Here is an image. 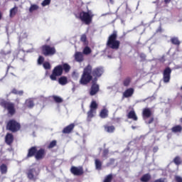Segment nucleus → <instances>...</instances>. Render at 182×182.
<instances>
[{
	"mask_svg": "<svg viewBox=\"0 0 182 182\" xmlns=\"http://www.w3.org/2000/svg\"><path fill=\"white\" fill-rule=\"evenodd\" d=\"M171 0H164L165 4H170Z\"/></svg>",
	"mask_w": 182,
	"mask_h": 182,
	"instance_id": "3c124183",
	"label": "nucleus"
},
{
	"mask_svg": "<svg viewBox=\"0 0 182 182\" xmlns=\"http://www.w3.org/2000/svg\"><path fill=\"white\" fill-rule=\"evenodd\" d=\"M109 153V151L107 149L104 150L103 154L104 156H107V154Z\"/></svg>",
	"mask_w": 182,
	"mask_h": 182,
	"instance_id": "de8ad7c7",
	"label": "nucleus"
},
{
	"mask_svg": "<svg viewBox=\"0 0 182 182\" xmlns=\"http://www.w3.org/2000/svg\"><path fill=\"white\" fill-rule=\"evenodd\" d=\"M14 1H16V2H18V1H19V0H14Z\"/></svg>",
	"mask_w": 182,
	"mask_h": 182,
	"instance_id": "4d7b16f0",
	"label": "nucleus"
},
{
	"mask_svg": "<svg viewBox=\"0 0 182 182\" xmlns=\"http://www.w3.org/2000/svg\"><path fill=\"white\" fill-rule=\"evenodd\" d=\"M95 164L96 170H102V162L99 159H95Z\"/></svg>",
	"mask_w": 182,
	"mask_h": 182,
	"instance_id": "393cba45",
	"label": "nucleus"
},
{
	"mask_svg": "<svg viewBox=\"0 0 182 182\" xmlns=\"http://www.w3.org/2000/svg\"><path fill=\"white\" fill-rule=\"evenodd\" d=\"M27 52H33V48H32L31 50H28Z\"/></svg>",
	"mask_w": 182,
	"mask_h": 182,
	"instance_id": "603ef678",
	"label": "nucleus"
},
{
	"mask_svg": "<svg viewBox=\"0 0 182 182\" xmlns=\"http://www.w3.org/2000/svg\"><path fill=\"white\" fill-rule=\"evenodd\" d=\"M128 119H132V120H134V122H137V115H136V112L134 110H131L128 114H127Z\"/></svg>",
	"mask_w": 182,
	"mask_h": 182,
	"instance_id": "aec40b11",
	"label": "nucleus"
},
{
	"mask_svg": "<svg viewBox=\"0 0 182 182\" xmlns=\"http://www.w3.org/2000/svg\"><path fill=\"white\" fill-rule=\"evenodd\" d=\"M7 129L13 132H18L21 129V124L16 121L11 119L7 124Z\"/></svg>",
	"mask_w": 182,
	"mask_h": 182,
	"instance_id": "6e6552de",
	"label": "nucleus"
},
{
	"mask_svg": "<svg viewBox=\"0 0 182 182\" xmlns=\"http://www.w3.org/2000/svg\"><path fill=\"white\" fill-rule=\"evenodd\" d=\"M181 90H182V87H181Z\"/></svg>",
	"mask_w": 182,
	"mask_h": 182,
	"instance_id": "052dcab7",
	"label": "nucleus"
},
{
	"mask_svg": "<svg viewBox=\"0 0 182 182\" xmlns=\"http://www.w3.org/2000/svg\"><path fill=\"white\" fill-rule=\"evenodd\" d=\"M63 73V67H62V65H58L55 68H54L53 73L50 76V79H51V80H56V79H58V77L62 76Z\"/></svg>",
	"mask_w": 182,
	"mask_h": 182,
	"instance_id": "0eeeda50",
	"label": "nucleus"
},
{
	"mask_svg": "<svg viewBox=\"0 0 182 182\" xmlns=\"http://www.w3.org/2000/svg\"><path fill=\"white\" fill-rule=\"evenodd\" d=\"M140 57L142 58V59H146V55L144 54H141Z\"/></svg>",
	"mask_w": 182,
	"mask_h": 182,
	"instance_id": "8fccbe9b",
	"label": "nucleus"
},
{
	"mask_svg": "<svg viewBox=\"0 0 182 182\" xmlns=\"http://www.w3.org/2000/svg\"><path fill=\"white\" fill-rule=\"evenodd\" d=\"M50 4V0H44L41 3V5H42V6H47V5H49Z\"/></svg>",
	"mask_w": 182,
	"mask_h": 182,
	"instance_id": "a19ab883",
	"label": "nucleus"
},
{
	"mask_svg": "<svg viewBox=\"0 0 182 182\" xmlns=\"http://www.w3.org/2000/svg\"><path fill=\"white\" fill-rule=\"evenodd\" d=\"M156 32H161V26H159V28L156 30Z\"/></svg>",
	"mask_w": 182,
	"mask_h": 182,
	"instance_id": "09e8293b",
	"label": "nucleus"
},
{
	"mask_svg": "<svg viewBox=\"0 0 182 182\" xmlns=\"http://www.w3.org/2000/svg\"><path fill=\"white\" fill-rule=\"evenodd\" d=\"M43 53L45 56H52L56 53V50L50 46H43Z\"/></svg>",
	"mask_w": 182,
	"mask_h": 182,
	"instance_id": "9d476101",
	"label": "nucleus"
},
{
	"mask_svg": "<svg viewBox=\"0 0 182 182\" xmlns=\"http://www.w3.org/2000/svg\"><path fill=\"white\" fill-rule=\"evenodd\" d=\"M56 146V141H53L50 143L48 149H53Z\"/></svg>",
	"mask_w": 182,
	"mask_h": 182,
	"instance_id": "79ce46f5",
	"label": "nucleus"
},
{
	"mask_svg": "<svg viewBox=\"0 0 182 182\" xmlns=\"http://www.w3.org/2000/svg\"><path fill=\"white\" fill-rule=\"evenodd\" d=\"M132 129H136V127H134V126L132 127Z\"/></svg>",
	"mask_w": 182,
	"mask_h": 182,
	"instance_id": "5fc2aeb1",
	"label": "nucleus"
},
{
	"mask_svg": "<svg viewBox=\"0 0 182 182\" xmlns=\"http://www.w3.org/2000/svg\"><path fill=\"white\" fill-rule=\"evenodd\" d=\"M107 48H110V49L117 50L120 48V41H117V32L114 31L112 34H111L107 42Z\"/></svg>",
	"mask_w": 182,
	"mask_h": 182,
	"instance_id": "7ed1b4c3",
	"label": "nucleus"
},
{
	"mask_svg": "<svg viewBox=\"0 0 182 182\" xmlns=\"http://www.w3.org/2000/svg\"><path fill=\"white\" fill-rule=\"evenodd\" d=\"M143 119L146 124H151L154 122V118L151 117L153 112L150 108H144L142 112ZM151 117V118H150ZM149 118H150L149 119Z\"/></svg>",
	"mask_w": 182,
	"mask_h": 182,
	"instance_id": "39448f33",
	"label": "nucleus"
},
{
	"mask_svg": "<svg viewBox=\"0 0 182 182\" xmlns=\"http://www.w3.org/2000/svg\"><path fill=\"white\" fill-rule=\"evenodd\" d=\"M53 99L55 102V103H62L63 102V99L57 95H53Z\"/></svg>",
	"mask_w": 182,
	"mask_h": 182,
	"instance_id": "c756f323",
	"label": "nucleus"
},
{
	"mask_svg": "<svg viewBox=\"0 0 182 182\" xmlns=\"http://www.w3.org/2000/svg\"><path fill=\"white\" fill-rule=\"evenodd\" d=\"M44 156H45V149H41L37 152H36L35 158L36 159V160H41L43 159Z\"/></svg>",
	"mask_w": 182,
	"mask_h": 182,
	"instance_id": "2eb2a0df",
	"label": "nucleus"
},
{
	"mask_svg": "<svg viewBox=\"0 0 182 182\" xmlns=\"http://www.w3.org/2000/svg\"><path fill=\"white\" fill-rule=\"evenodd\" d=\"M158 150H159V147H157V146H154V149H153L154 153H157Z\"/></svg>",
	"mask_w": 182,
	"mask_h": 182,
	"instance_id": "49530a36",
	"label": "nucleus"
},
{
	"mask_svg": "<svg viewBox=\"0 0 182 182\" xmlns=\"http://www.w3.org/2000/svg\"><path fill=\"white\" fill-rule=\"evenodd\" d=\"M63 69H64L65 72L68 73L70 70V65L68 63H64L62 66Z\"/></svg>",
	"mask_w": 182,
	"mask_h": 182,
	"instance_id": "f704fd0d",
	"label": "nucleus"
},
{
	"mask_svg": "<svg viewBox=\"0 0 182 182\" xmlns=\"http://www.w3.org/2000/svg\"><path fill=\"white\" fill-rule=\"evenodd\" d=\"M43 66L44 69H50V63H49L48 62H45L43 64Z\"/></svg>",
	"mask_w": 182,
	"mask_h": 182,
	"instance_id": "ea45409f",
	"label": "nucleus"
},
{
	"mask_svg": "<svg viewBox=\"0 0 182 182\" xmlns=\"http://www.w3.org/2000/svg\"><path fill=\"white\" fill-rule=\"evenodd\" d=\"M150 178H151V176H150V174L146 173V174H144L141 178V182H149L150 181Z\"/></svg>",
	"mask_w": 182,
	"mask_h": 182,
	"instance_id": "a878e982",
	"label": "nucleus"
},
{
	"mask_svg": "<svg viewBox=\"0 0 182 182\" xmlns=\"http://www.w3.org/2000/svg\"><path fill=\"white\" fill-rule=\"evenodd\" d=\"M11 93H14V95H19V96H22L23 95V90L18 91L16 90V89H14L11 91Z\"/></svg>",
	"mask_w": 182,
	"mask_h": 182,
	"instance_id": "e433bc0d",
	"label": "nucleus"
},
{
	"mask_svg": "<svg viewBox=\"0 0 182 182\" xmlns=\"http://www.w3.org/2000/svg\"><path fill=\"white\" fill-rule=\"evenodd\" d=\"M96 110H97V103L96 101H92L90 105V110L87 112V117L92 119L96 114Z\"/></svg>",
	"mask_w": 182,
	"mask_h": 182,
	"instance_id": "1a4fd4ad",
	"label": "nucleus"
},
{
	"mask_svg": "<svg viewBox=\"0 0 182 182\" xmlns=\"http://www.w3.org/2000/svg\"><path fill=\"white\" fill-rule=\"evenodd\" d=\"M82 53L84 55H90V53H92V49H90V48H89V46H86L83 49Z\"/></svg>",
	"mask_w": 182,
	"mask_h": 182,
	"instance_id": "7c9ffc66",
	"label": "nucleus"
},
{
	"mask_svg": "<svg viewBox=\"0 0 182 182\" xmlns=\"http://www.w3.org/2000/svg\"><path fill=\"white\" fill-rule=\"evenodd\" d=\"M16 12H18V8L14 7L10 10V16H15V15H16Z\"/></svg>",
	"mask_w": 182,
	"mask_h": 182,
	"instance_id": "72a5a7b5",
	"label": "nucleus"
},
{
	"mask_svg": "<svg viewBox=\"0 0 182 182\" xmlns=\"http://www.w3.org/2000/svg\"><path fill=\"white\" fill-rule=\"evenodd\" d=\"M175 180L177 182H182V178L181 176H175Z\"/></svg>",
	"mask_w": 182,
	"mask_h": 182,
	"instance_id": "a18cd8bd",
	"label": "nucleus"
},
{
	"mask_svg": "<svg viewBox=\"0 0 182 182\" xmlns=\"http://www.w3.org/2000/svg\"><path fill=\"white\" fill-rule=\"evenodd\" d=\"M182 127L180 125L175 126L172 128V132L173 133H178L179 132H181Z\"/></svg>",
	"mask_w": 182,
	"mask_h": 182,
	"instance_id": "2f4dec72",
	"label": "nucleus"
},
{
	"mask_svg": "<svg viewBox=\"0 0 182 182\" xmlns=\"http://www.w3.org/2000/svg\"><path fill=\"white\" fill-rule=\"evenodd\" d=\"M130 82H131L130 78H126V79L124 80V85L125 86H129V85H130Z\"/></svg>",
	"mask_w": 182,
	"mask_h": 182,
	"instance_id": "37998d69",
	"label": "nucleus"
},
{
	"mask_svg": "<svg viewBox=\"0 0 182 182\" xmlns=\"http://www.w3.org/2000/svg\"><path fill=\"white\" fill-rule=\"evenodd\" d=\"M134 93V90L133 88L127 89L123 93V97H132Z\"/></svg>",
	"mask_w": 182,
	"mask_h": 182,
	"instance_id": "dca6fc26",
	"label": "nucleus"
},
{
	"mask_svg": "<svg viewBox=\"0 0 182 182\" xmlns=\"http://www.w3.org/2000/svg\"><path fill=\"white\" fill-rule=\"evenodd\" d=\"M171 43H173V45H176V46H178L181 43L180 41L178 40V38H177V37L171 38Z\"/></svg>",
	"mask_w": 182,
	"mask_h": 182,
	"instance_id": "cd10ccee",
	"label": "nucleus"
},
{
	"mask_svg": "<svg viewBox=\"0 0 182 182\" xmlns=\"http://www.w3.org/2000/svg\"><path fill=\"white\" fill-rule=\"evenodd\" d=\"M92 75H93V76H95L96 77H100V76H102V75H103V68L101 67L95 68L92 70Z\"/></svg>",
	"mask_w": 182,
	"mask_h": 182,
	"instance_id": "ddd939ff",
	"label": "nucleus"
},
{
	"mask_svg": "<svg viewBox=\"0 0 182 182\" xmlns=\"http://www.w3.org/2000/svg\"><path fill=\"white\" fill-rule=\"evenodd\" d=\"M58 82L60 85H62L63 86L66 85L68 83V78L66 77H61L59 80Z\"/></svg>",
	"mask_w": 182,
	"mask_h": 182,
	"instance_id": "c85d7f7f",
	"label": "nucleus"
},
{
	"mask_svg": "<svg viewBox=\"0 0 182 182\" xmlns=\"http://www.w3.org/2000/svg\"><path fill=\"white\" fill-rule=\"evenodd\" d=\"M75 18L80 19L82 22H84L85 25H90V23H92L93 14L90 11L87 12L81 11L75 14Z\"/></svg>",
	"mask_w": 182,
	"mask_h": 182,
	"instance_id": "f03ea898",
	"label": "nucleus"
},
{
	"mask_svg": "<svg viewBox=\"0 0 182 182\" xmlns=\"http://www.w3.org/2000/svg\"><path fill=\"white\" fill-rule=\"evenodd\" d=\"M87 39V38L86 37V36L85 34L82 35L81 36V38H80V41L81 42H86V40Z\"/></svg>",
	"mask_w": 182,
	"mask_h": 182,
	"instance_id": "c03bdc74",
	"label": "nucleus"
},
{
	"mask_svg": "<svg viewBox=\"0 0 182 182\" xmlns=\"http://www.w3.org/2000/svg\"><path fill=\"white\" fill-rule=\"evenodd\" d=\"M171 79V69L166 68L163 73V81L164 83H168Z\"/></svg>",
	"mask_w": 182,
	"mask_h": 182,
	"instance_id": "9b49d317",
	"label": "nucleus"
},
{
	"mask_svg": "<svg viewBox=\"0 0 182 182\" xmlns=\"http://www.w3.org/2000/svg\"><path fill=\"white\" fill-rule=\"evenodd\" d=\"M39 9V6L36 4H31V7L29 8V12H33V11H37Z\"/></svg>",
	"mask_w": 182,
	"mask_h": 182,
	"instance_id": "473e14b6",
	"label": "nucleus"
},
{
	"mask_svg": "<svg viewBox=\"0 0 182 182\" xmlns=\"http://www.w3.org/2000/svg\"><path fill=\"white\" fill-rule=\"evenodd\" d=\"M97 92H99V85L93 82L90 89V96H95Z\"/></svg>",
	"mask_w": 182,
	"mask_h": 182,
	"instance_id": "4468645a",
	"label": "nucleus"
},
{
	"mask_svg": "<svg viewBox=\"0 0 182 182\" xmlns=\"http://www.w3.org/2000/svg\"><path fill=\"white\" fill-rule=\"evenodd\" d=\"M44 61H45V58L43 56H39L38 59V64L42 65V63H43Z\"/></svg>",
	"mask_w": 182,
	"mask_h": 182,
	"instance_id": "58836bf2",
	"label": "nucleus"
},
{
	"mask_svg": "<svg viewBox=\"0 0 182 182\" xmlns=\"http://www.w3.org/2000/svg\"><path fill=\"white\" fill-rule=\"evenodd\" d=\"M0 171L1 174H6V173H8V166H6L5 164H1L0 166Z\"/></svg>",
	"mask_w": 182,
	"mask_h": 182,
	"instance_id": "bb28decb",
	"label": "nucleus"
},
{
	"mask_svg": "<svg viewBox=\"0 0 182 182\" xmlns=\"http://www.w3.org/2000/svg\"><path fill=\"white\" fill-rule=\"evenodd\" d=\"M0 105L2 107H4V109H6L9 112V114H15V105L11 102H8L3 100L2 98H0Z\"/></svg>",
	"mask_w": 182,
	"mask_h": 182,
	"instance_id": "20e7f679",
	"label": "nucleus"
},
{
	"mask_svg": "<svg viewBox=\"0 0 182 182\" xmlns=\"http://www.w3.org/2000/svg\"><path fill=\"white\" fill-rule=\"evenodd\" d=\"M108 58H112V55H108Z\"/></svg>",
	"mask_w": 182,
	"mask_h": 182,
	"instance_id": "6e6d98bb",
	"label": "nucleus"
},
{
	"mask_svg": "<svg viewBox=\"0 0 182 182\" xmlns=\"http://www.w3.org/2000/svg\"><path fill=\"white\" fill-rule=\"evenodd\" d=\"M173 161L175 163V164H181V159H180V157L176 156L174 159Z\"/></svg>",
	"mask_w": 182,
	"mask_h": 182,
	"instance_id": "4c0bfd02",
	"label": "nucleus"
},
{
	"mask_svg": "<svg viewBox=\"0 0 182 182\" xmlns=\"http://www.w3.org/2000/svg\"><path fill=\"white\" fill-rule=\"evenodd\" d=\"M5 141L6 144H12V142L14 141V135H12V134H7L5 137Z\"/></svg>",
	"mask_w": 182,
	"mask_h": 182,
	"instance_id": "6ab92c4d",
	"label": "nucleus"
},
{
	"mask_svg": "<svg viewBox=\"0 0 182 182\" xmlns=\"http://www.w3.org/2000/svg\"><path fill=\"white\" fill-rule=\"evenodd\" d=\"M26 107H28V109H32L33 106H35V104H33V101L31 99L26 100L25 102Z\"/></svg>",
	"mask_w": 182,
	"mask_h": 182,
	"instance_id": "5701e85b",
	"label": "nucleus"
},
{
	"mask_svg": "<svg viewBox=\"0 0 182 182\" xmlns=\"http://www.w3.org/2000/svg\"><path fill=\"white\" fill-rule=\"evenodd\" d=\"M109 2H110L111 4H113V0H109Z\"/></svg>",
	"mask_w": 182,
	"mask_h": 182,
	"instance_id": "864d4df0",
	"label": "nucleus"
},
{
	"mask_svg": "<svg viewBox=\"0 0 182 182\" xmlns=\"http://www.w3.org/2000/svg\"><path fill=\"white\" fill-rule=\"evenodd\" d=\"M73 129H75V124H70L63 129V133L65 134H69V133H70Z\"/></svg>",
	"mask_w": 182,
	"mask_h": 182,
	"instance_id": "f3484780",
	"label": "nucleus"
},
{
	"mask_svg": "<svg viewBox=\"0 0 182 182\" xmlns=\"http://www.w3.org/2000/svg\"><path fill=\"white\" fill-rule=\"evenodd\" d=\"M26 174L29 180L36 181V180H38V176H39V169L38 168H30L28 170Z\"/></svg>",
	"mask_w": 182,
	"mask_h": 182,
	"instance_id": "423d86ee",
	"label": "nucleus"
},
{
	"mask_svg": "<svg viewBox=\"0 0 182 182\" xmlns=\"http://www.w3.org/2000/svg\"><path fill=\"white\" fill-rule=\"evenodd\" d=\"M92 79V65H88L84 68L82 75L80 80V85H87Z\"/></svg>",
	"mask_w": 182,
	"mask_h": 182,
	"instance_id": "f257e3e1",
	"label": "nucleus"
},
{
	"mask_svg": "<svg viewBox=\"0 0 182 182\" xmlns=\"http://www.w3.org/2000/svg\"><path fill=\"white\" fill-rule=\"evenodd\" d=\"M35 153H36V147L33 146L28 150L27 157H32L35 156Z\"/></svg>",
	"mask_w": 182,
	"mask_h": 182,
	"instance_id": "b1692460",
	"label": "nucleus"
},
{
	"mask_svg": "<svg viewBox=\"0 0 182 182\" xmlns=\"http://www.w3.org/2000/svg\"><path fill=\"white\" fill-rule=\"evenodd\" d=\"M74 58L76 62H83V53L81 52H75Z\"/></svg>",
	"mask_w": 182,
	"mask_h": 182,
	"instance_id": "a211bd4d",
	"label": "nucleus"
},
{
	"mask_svg": "<svg viewBox=\"0 0 182 182\" xmlns=\"http://www.w3.org/2000/svg\"><path fill=\"white\" fill-rule=\"evenodd\" d=\"M70 171L74 176H82L83 174V168L82 166H72Z\"/></svg>",
	"mask_w": 182,
	"mask_h": 182,
	"instance_id": "f8f14e48",
	"label": "nucleus"
},
{
	"mask_svg": "<svg viewBox=\"0 0 182 182\" xmlns=\"http://www.w3.org/2000/svg\"><path fill=\"white\" fill-rule=\"evenodd\" d=\"M108 116L109 110H107V109L106 108L102 109L100 113V117H101V119H106L107 117H108Z\"/></svg>",
	"mask_w": 182,
	"mask_h": 182,
	"instance_id": "412c9836",
	"label": "nucleus"
},
{
	"mask_svg": "<svg viewBox=\"0 0 182 182\" xmlns=\"http://www.w3.org/2000/svg\"><path fill=\"white\" fill-rule=\"evenodd\" d=\"M143 102H146V100H144Z\"/></svg>",
	"mask_w": 182,
	"mask_h": 182,
	"instance_id": "13d9d810",
	"label": "nucleus"
},
{
	"mask_svg": "<svg viewBox=\"0 0 182 182\" xmlns=\"http://www.w3.org/2000/svg\"><path fill=\"white\" fill-rule=\"evenodd\" d=\"M149 50H150V52H151V50H150V48H149Z\"/></svg>",
	"mask_w": 182,
	"mask_h": 182,
	"instance_id": "bf43d9fd",
	"label": "nucleus"
},
{
	"mask_svg": "<svg viewBox=\"0 0 182 182\" xmlns=\"http://www.w3.org/2000/svg\"><path fill=\"white\" fill-rule=\"evenodd\" d=\"M26 38H28V33H26V31H23L21 33L19 41H22V39H25Z\"/></svg>",
	"mask_w": 182,
	"mask_h": 182,
	"instance_id": "c9c22d12",
	"label": "nucleus"
},
{
	"mask_svg": "<svg viewBox=\"0 0 182 182\" xmlns=\"http://www.w3.org/2000/svg\"><path fill=\"white\" fill-rule=\"evenodd\" d=\"M104 128L105 132H107V133H114L115 130L114 126L113 125L112 126L105 125Z\"/></svg>",
	"mask_w": 182,
	"mask_h": 182,
	"instance_id": "4be33fe9",
	"label": "nucleus"
}]
</instances>
